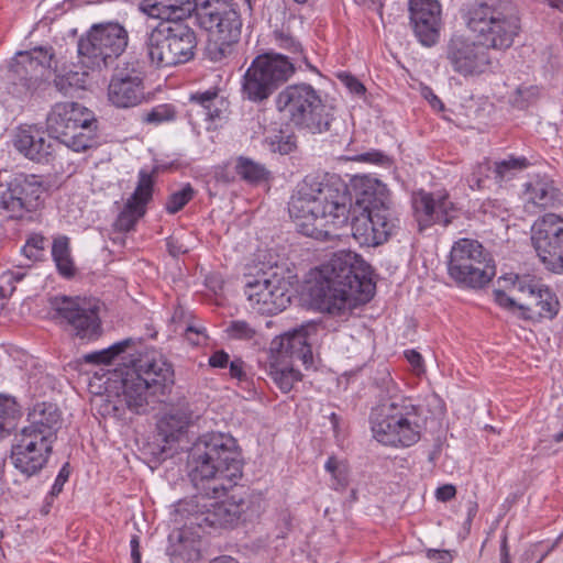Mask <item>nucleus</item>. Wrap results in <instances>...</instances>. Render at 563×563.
Returning a JSON list of instances; mask_svg holds the SVG:
<instances>
[{"label": "nucleus", "mask_w": 563, "mask_h": 563, "mask_svg": "<svg viewBox=\"0 0 563 563\" xmlns=\"http://www.w3.org/2000/svg\"><path fill=\"white\" fill-rule=\"evenodd\" d=\"M108 99L119 109L134 108L145 100L144 77L140 69L124 64L114 69L108 86Z\"/></svg>", "instance_id": "aec40b11"}, {"label": "nucleus", "mask_w": 563, "mask_h": 563, "mask_svg": "<svg viewBox=\"0 0 563 563\" xmlns=\"http://www.w3.org/2000/svg\"><path fill=\"white\" fill-rule=\"evenodd\" d=\"M250 307L261 314H276L289 305L290 296L280 279L253 278L245 284Z\"/></svg>", "instance_id": "412c9836"}, {"label": "nucleus", "mask_w": 563, "mask_h": 563, "mask_svg": "<svg viewBox=\"0 0 563 563\" xmlns=\"http://www.w3.org/2000/svg\"><path fill=\"white\" fill-rule=\"evenodd\" d=\"M176 108L170 103H162L153 107L142 115V122L151 125H159L176 119Z\"/></svg>", "instance_id": "c03bdc74"}, {"label": "nucleus", "mask_w": 563, "mask_h": 563, "mask_svg": "<svg viewBox=\"0 0 563 563\" xmlns=\"http://www.w3.org/2000/svg\"><path fill=\"white\" fill-rule=\"evenodd\" d=\"M144 11L161 22L195 23L198 2L195 0H144Z\"/></svg>", "instance_id": "bb28decb"}, {"label": "nucleus", "mask_w": 563, "mask_h": 563, "mask_svg": "<svg viewBox=\"0 0 563 563\" xmlns=\"http://www.w3.org/2000/svg\"><path fill=\"white\" fill-rule=\"evenodd\" d=\"M498 282H504L505 284L509 283L519 292H527L531 297L534 296V294L542 287L538 285L530 276H519L514 274L505 275L500 277Z\"/></svg>", "instance_id": "3c124183"}, {"label": "nucleus", "mask_w": 563, "mask_h": 563, "mask_svg": "<svg viewBox=\"0 0 563 563\" xmlns=\"http://www.w3.org/2000/svg\"><path fill=\"white\" fill-rule=\"evenodd\" d=\"M531 241L544 268L563 274V218L545 213L532 225Z\"/></svg>", "instance_id": "dca6fc26"}, {"label": "nucleus", "mask_w": 563, "mask_h": 563, "mask_svg": "<svg viewBox=\"0 0 563 563\" xmlns=\"http://www.w3.org/2000/svg\"><path fill=\"white\" fill-rule=\"evenodd\" d=\"M174 385V369L155 352L141 356L121 380V397L129 410L141 415L151 402L163 401Z\"/></svg>", "instance_id": "39448f33"}, {"label": "nucleus", "mask_w": 563, "mask_h": 563, "mask_svg": "<svg viewBox=\"0 0 563 563\" xmlns=\"http://www.w3.org/2000/svg\"><path fill=\"white\" fill-rule=\"evenodd\" d=\"M245 363L241 358H234L229 363L230 376L238 379L239 382H246L247 375L244 371Z\"/></svg>", "instance_id": "13d9d810"}, {"label": "nucleus", "mask_w": 563, "mask_h": 563, "mask_svg": "<svg viewBox=\"0 0 563 563\" xmlns=\"http://www.w3.org/2000/svg\"><path fill=\"white\" fill-rule=\"evenodd\" d=\"M69 474V464L66 463L59 470L58 475L56 476L55 482L52 486V489L47 494V499L54 500V498L62 493L65 483L68 481Z\"/></svg>", "instance_id": "4d7b16f0"}, {"label": "nucleus", "mask_w": 563, "mask_h": 563, "mask_svg": "<svg viewBox=\"0 0 563 563\" xmlns=\"http://www.w3.org/2000/svg\"><path fill=\"white\" fill-rule=\"evenodd\" d=\"M19 417L20 407L15 399L10 396L0 395V438L10 434Z\"/></svg>", "instance_id": "58836bf2"}, {"label": "nucleus", "mask_w": 563, "mask_h": 563, "mask_svg": "<svg viewBox=\"0 0 563 563\" xmlns=\"http://www.w3.org/2000/svg\"><path fill=\"white\" fill-rule=\"evenodd\" d=\"M95 113L78 102H57L46 117V132L59 145L80 153L97 145Z\"/></svg>", "instance_id": "9d476101"}, {"label": "nucleus", "mask_w": 563, "mask_h": 563, "mask_svg": "<svg viewBox=\"0 0 563 563\" xmlns=\"http://www.w3.org/2000/svg\"><path fill=\"white\" fill-rule=\"evenodd\" d=\"M324 468L332 475L333 487L336 490H343L349 485V475L346 465L335 456H330L325 462Z\"/></svg>", "instance_id": "de8ad7c7"}, {"label": "nucleus", "mask_w": 563, "mask_h": 563, "mask_svg": "<svg viewBox=\"0 0 563 563\" xmlns=\"http://www.w3.org/2000/svg\"><path fill=\"white\" fill-rule=\"evenodd\" d=\"M273 152H277L282 155L291 153L297 147V137L295 134H285L280 132L275 135L271 142Z\"/></svg>", "instance_id": "864d4df0"}, {"label": "nucleus", "mask_w": 563, "mask_h": 563, "mask_svg": "<svg viewBox=\"0 0 563 563\" xmlns=\"http://www.w3.org/2000/svg\"><path fill=\"white\" fill-rule=\"evenodd\" d=\"M194 419L188 405L172 409L157 423L158 437L165 443L177 441L187 430Z\"/></svg>", "instance_id": "c756f323"}, {"label": "nucleus", "mask_w": 563, "mask_h": 563, "mask_svg": "<svg viewBox=\"0 0 563 563\" xmlns=\"http://www.w3.org/2000/svg\"><path fill=\"white\" fill-rule=\"evenodd\" d=\"M144 214L145 210H141L132 206V203L125 202L123 210L114 221V228L120 232H129L134 229L139 219Z\"/></svg>", "instance_id": "49530a36"}, {"label": "nucleus", "mask_w": 563, "mask_h": 563, "mask_svg": "<svg viewBox=\"0 0 563 563\" xmlns=\"http://www.w3.org/2000/svg\"><path fill=\"white\" fill-rule=\"evenodd\" d=\"M53 320L81 343L102 335L99 305L80 297L55 296L49 298Z\"/></svg>", "instance_id": "ddd939ff"}, {"label": "nucleus", "mask_w": 563, "mask_h": 563, "mask_svg": "<svg viewBox=\"0 0 563 563\" xmlns=\"http://www.w3.org/2000/svg\"><path fill=\"white\" fill-rule=\"evenodd\" d=\"M10 73L13 84L23 87L25 92L35 91L42 84L45 74L41 68L22 64V56H18V54L10 66Z\"/></svg>", "instance_id": "473e14b6"}, {"label": "nucleus", "mask_w": 563, "mask_h": 563, "mask_svg": "<svg viewBox=\"0 0 563 563\" xmlns=\"http://www.w3.org/2000/svg\"><path fill=\"white\" fill-rule=\"evenodd\" d=\"M132 342V339H125L114 343L108 349L88 353L84 355V361L90 364H110L112 360L123 353Z\"/></svg>", "instance_id": "37998d69"}, {"label": "nucleus", "mask_w": 563, "mask_h": 563, "mask_svg": "<svg viewBox=\"0 0 563 563\" xmlns=\"http://www.w3.org/2000/svg\"><path fill=\"white\" fill-rule=\"evenodd\" d=\"M29 422L30 424L24 427V430L30 432L32 430V432L46 435L47 439L55 441L60 423V413L54 404H37L29 413Z\"/></svg>", "instance_id": "cd10ccee"}, {"label": "nucleus", "mask_w": 563, "mask_h": 563, "mask_svg": "<svg viewBox=\"0 0 563 563\" xmlns=\"http://www.w3.org/2000/svg\"><path fill=\"white\" fill-rule=\"evenodd\" d=\"M268 375L283 393H289L296 382L301 380V373L287 360L269 357Z\"/></svg>", "instance_id": "72a5a7b5"}, {"label": "nucleus", "mask_w": 563, "mask_h": 563, "mask_svg": "<svg viewBox=\"0 0 563 563\" xmlns=\"http://www.w3.org/2000/svg\"><path fill=\"white\" fill-rule=\"evenodd\" d=\"M48 239L41 233H31L21 253L31 262H42L46 258Z\"/></svg>", "instance_id": "79ce46f5"}, {"label": "nucleus", "mask_w": 563, "mask_h": 563, "mask_svg": "<svg viewBox=\"0 0 563 563\" xmlns=\"http://www.w3.org/2000/svg\"><path fill=\"white\" fill-rule=\"evenodd\" d=\"M530 166V162L527 157L509 156L507 159H503L494 163V179L498 185L511 180L518 173Z\"/></svg>", "instance_id": "e433bc0d"}, {"label": "nucleus", "mask_w": 563, "mask_h": 563, "mask_svg": "<svg viewBox=\"0 0 563 563\" xmlns=\"http://www.w3.org/2000/svg\"><path fill=\"white\" fill-rule=\"evenodd\" d=\"M409 25L424 47L439 43L442 22V7L438 0H409Z\"/></svg>", "instance_id": "6ab92c4d"}, {"label": "nucleus", "mask_w": 563, "mask_h": 563, "mask_svg": "<svg viewBox=\"0 0 563 563\" xmlns=\"http://www.w3.org/2000/svg\"><path fill=\"white\" fill-rule=\"evenodd\" d=\"M188 467V477L199 495L176 505V522L203 530L234 528L258 520L265 511L262 495L238 484L243 461L232 435H201L189 451Z\"/></svg>", "instance_id": "f257e3e1"}, {"label": "nucleus", "mask_w": 563, "mask_h": 563, "mask_svg": "<svg viewBox=\"0 0 563 563\" xmlns=\"http://www.w3.org/2000/svg\"><path fill=\"white\" fill-rule=\"evenodd\" d=\"M189 103L190 111L203 115L206 121L216 122L222 118L225 101L218 89H208L191 93Z\"/></svg>", "instance_id": "2f4dec72"}, {"label": "nucleus", "mask_w": 563, "mask_h": 563, "mask_svg": "<svg viewBox=\"0 0 563 563\" xmlns=\"http://www.w3.org/2000/svg\"><path fill=\"white\" fill-rule=\"evenodd\" d=\"M316 332V324H306L276 336L271 342L269 357L287 360L291 363L294 360L301 361L303 364L312 363L309 338Z\"/></svg>", "instance_id": "b1692460"}, {"label": "nucleus", "mask_w": 563, "mask_h": 563, "mask_svg": "<svg viewBox=\"0 0 563 563\" xmlns=\"http://www.w3.org/2000/svg\"><path fill=\"white\" fill-rule=\"evenodd\" d=\"M13 147L25 158L38 163L51 164L60 148L55 141L45 136V131L36 124L19 125L12 136Z\"/></svg>", "instance_id": "4be33fe9"}, {"label": "nucleus", "mask_w": 563, "mask_h": 563, "mask_svg": "<svg viewBox=\"0 0 563 563\" xmlns=\"http://www.w3.org/2000/svg\"><path fill=\"white\" fill-rule=\"evenodd\" d=\"M153 186L154 180L152 176L145 170H141L136 188L126 202L146 211V205L151 201L153 196Z\"/></svg>", "instance_id": "a19ab883"}, {"label": "nucleus", "mask_w": 563, "mask_h": 563, "mask_svg": "<svg viewBox=\"0 0 563 563\" xmlns=\"http://www.w3.org/2000/svg\"><path fill=\"white\" fill-rule=\"evenodd\" d=\"M195 195L194 188L187 184L184 188L178 191L173 192L167 198L165 203V209L169 214H175L180 211L192 198Z\"/></svg>", "instance_id": "09e8293b"}, {"label": "nucleus", "mask_w": 563, "mask_h": 563, "mask_svg": "<svg viewBox=\"0 0 563 563\" xmlns=\"http://www.w3.org/2000/svg\"><path fill=\"white\" fill-rule=\"evenodd\" d=\"M47 185L41 176L16 174L0 194V209L12 219H21L25 212L35 211L42 203Z\"/></svg>", "instance_id": "2eb2a0df"}, {"label": "nucleus", "mask_w": 563, "mask_h": 563, "mask_svg": "<svg viewBox=\"0 0 563 563\" xmlns=\"http://www.w3.org/2000/svg\"><path fill=\"white\" fill-rule=\"evenodd\" d=\"M493 295H494V300L495 302L508 310L509 312H511L514 316H516L517 318L521 319V312L522 309H525V305H519L517 303V301L511 298L510 296H508L504 290L501 289H495L493 291Z\"/></svg>", "instance_id": "5fc2aeb1"}, {"label": "nucleus", "mask_w": 563, "mask_h": 563, "mask_svg": "<svg viewBox=\"0 0 563 563\" xmlns=\"http://www.w3.org/2000/svg\"><path fill=\"white\" fill-rule=\"evenodd\" d=\"M500 563H511L506 537L503 538L500 545Z\"/></svg>", "instance_id": "338daca9"}, {"label": "nucleus", "mask_w": 563, "mask_h": 563, "mask_svg": "<svg viewBox=\"0 0 563 563\" xmlns=\"http://www.w3.org/2000/svg\"><path fill=\"white\" fill-rule=\"evenodd\" d=\"M456 495V488L452 484H445L437 488L435 490V498L439 501H450L453 499Z\"/></svg>", "instance_id": "680f3d73"}, {"label": "nucleus", "mask_w": 563, "mask_h": 563, "mask_svg": "<svg viewBox=\"0 0 563 563\" xmlns=\"http://www.w3.org/2000/svg\"><path fill=\"white\" fill-rule=\"evenodd\" d=\"M54 442L46 435L22 429L11 449L12 464L29 477L38 473L47 463Z\"/></svg>", "instance_id": "a211bd4d"}, {"label": "nucleus", "mask_w": 563, "mask_h": 563, "mask_svg": "<svg viewBox=\"0 0 563 563\" xmlns=\"http://www.w3.org/2000/svg\"><path fill=\"white\" fill-rule=\"evenodd\" d=\"M129 33L119 22L92 24L77 43L79 64L90 70L112 65L126 49Z\"/></svg>", "instance_id": "9b49d317"}, {"label": "nucleus", "mask_w": 563, "mask_h": 563, "mask_svg": "<svg viewBox=\"0 0 563 563\" xmlns=\"http://www.w3.org/2000/svg\"><path fill=\"white\" fill-rule=\"evenodd\" d=\"M340 78L352 93L357 96L364 95L365 87L357 78L349 74L341 75Z\"/></svg>", "instance_id": "bf43d9fd"}, {"label": "nucleus", "mask_w": 563, "mask_h": 563, "mask_svg": "<svg viewBox=\"0 0 563 563\" xmlns=\"http://www.w3.org/2000/svg\"><path fill=\"white\" fill-rule=\"evenodd\" d=\"M538 97L539 88L537 86H520L516 89L511 103L518 109H526L533 103Z\"/></svg>", "instance_id": "603ef678"}, {"label": "nucleus", "mask_w": 563, "mask_h": 563, "mask_svg": "<svg viewBox=\"0 0 563 563\" xmlns=\"http://www.w3.org/2000/svg\"><path fill=\"white\" fill-rule=\"evenodd\" d=\"M352 194L338 175L306 176L288 203L297 231L314 240L336 236L330 228H341L350 219Z\"/></svg>", "instance_id": "f03ea898"}, {"label": "nucleus", "mask_w": 563, "mask_h": 563, "mask_svg": "<svg viewBox=\"0 0 563 563\" xmlns=\"http://www.w3.org/2000/svg\"><path fill=\"white\" fill-rule=\"evenodd\" d=\"M523 197L528 203L540 209L554 207L560 202V190L554 181L545 176L537 175L523 185Z\"/></svg>", "instance_id": "c85d7f7f"}, {"label": "nucleus", "mask_w": 563, "mask_h": 563, "mask_svg": "<svg viewBox=\"0 0 563 563\" xmlns=\"http://www.w3.org/2000/svg\"><path fill=\"white\" fill-rule=\"evenodd\" d=\"M375 292L371 266L356 253L340 251L322 264L309 288L310 306L334 317L368 302Z\"/></svg>", "instance_id": "7ed1b4c3"}, {"label": "nucleus", "mask_w": 563, "mask_h": 563, "mask_svg": "<svg viewBox=\"0 0 563 563\" xmlns=\"http://www.w3.org/2000/svg\"><path fill=\"white\" fill-rule=\"evenodd\" d=\"M492 176L494 177V164L489 159H484L473 167L467 184L472 190H482Z\"/></svg>", "instance_id": "a18cd8bd"}, {"label": "nucleus", "mask_w": 563, "mask_h": 563, "mask_svg": "<svg viewBox=\"0 0 563 563\" xmlns=\"http://www.w3.org/2000/svg\"><path fill=\"white\" fill-rule=\"evenodd\" d=\"M405 356L415 368H420L422 366V356L416 350H407L405 352Z\"/></svg>", "instance_id": "0e129e2a"}, {"label": "nucleus", "mask_w": 563, "mask_h": 563, "mask_svg": "<svg viewBox=\"0 0 563 563\" xmlns=\"http://www.w3.org/2000/svg\"><path fill=\"white\" fill-rule=\"evenodd\" d=\"M87 73L84 71L78 74L76 71H69L65 75H58L54 79V85L58 91L63 95L70 93L74 87L82 88L86 82Z\"/></svg>", "instance_id": "8fccbe9b"}, {"label": "nucleus", "mask_w": 563, "mask_h": 563, "mask_svg": "<svg viewBox=\"0 0 563 563\" xmlns=\"http://www.w3.org/2000/svg\"><path fill=\"white\" fill-rule=\"evenodd\" d=\"M208 43L205 48V56L213 63H221L227 59L233 52V46L240 38H231L230 41L225 35L216 36L209 35Z\"/></svg>", "instance_id": "4c0bfd02"}, {"label": "nucleus", "mask_w": 563, "mask_h": 563, "mask_svg": "<svg viewBox=\"0 0 563 563\" xmlns=\"http://www.w3.org/2000/svg\"><path fill=\"white\" fill-rule=\"evenodd\" d=\"M352 197L355 205L363 211L383 213L387 217H395L390 209V194L385 184L377 178L369 176L355 177L352 180Z\"/></svg>", "instance_id": "a878e982"}, {"label": "nucleus", "mask_w": 563, "mask_h": 563, "mask_svg": "<svg viewBox=\"0 0 563 563\" xmlns=\"http://www.w3.org/2000/svg\"><path fill=\"white\" fill-rule=\"evenodd\" d=\"M448 274L461 287L479 289L494 278L496 266L477 240L463 238L451 249Z\"/></svg>", "instance_id": "f8f14e48"}, {"label": "nucleus", "mask_w": 563, "mask_h": 563, "mask_svg": "<svg viewBox=\"0 0 563 563\" xmlns=\"http://www.w3.org/2000/svg\"><path fill=\"white\" fill-rule=\"evenodd\" d=\"M533 298V303L525 305L521 319L531 322H540L543 319L552 320L556 317L560 302L556 295L548 287H541Z\"/></svg>", "instance_id": "7c9ffc66"}, {"label": "nucleus", "mask_w": 563, "mask_h": 563, "mask_svg": "<svg viewBox=\"0 0 563 563\" xmlns=\"http://www.w3.org/2000/svg\"><path fill=\"white\" fill-rule=\"evenodd\" d=\"M195 23L159 22L146 33L144 49L151 66L175 67L195 58L198 45Z\"/></svg>", "instance_id": "6e6552de"}, {"label": "nucleus", "mask_w": 563, "mask_h": 563, "mask_svg": "<svg viewBox=\"0 0 563 563\" xmlns=\"http://www.w3.org/2000/svg\"><path fill=\"white\" fill-rule=\"evenodd\" d=\"M273 36L277 46L289 55L269 52L256 56L242 78L243 100L256 104L265 103L279 87L302 68V64L307 69L318 73L310 64L298 38L285 30L274 31Z\"/></svg>", "instance_id": "20e7f679"}, {"label": "nucleus", "mask_w": 563, "mask_h": 563, "mask_svg": "<svg viewBox=\"0 0 563 563\" xmlns=\"http://www.w3.org/2000/svg\"><path fill=\"white\" fill-rule=\"evenodd\" d=\"M465 26L494 51H507L521 30L520 18L510 1L475 0L461 9Z\"/></svg>", "instance_id": "423d86ee"}, {"label": "nucleus", "mask_w": 563, "mask_h": 563, "mask_svg": "<svg viewBox=\"0 0 563 563\" xmlns=\"http://www.w3.org/2000/svg\"><path fill=\"white\" fill-rule=\"evenodd\" d=\"M358 159L366 163L384 164L388 158L379 151H372L361 154Z\"/></svg>", "instance_id": "e2e57ef3"}, {"label": "nucleus", "mask_w": 563, "mask_h": 563, "mask_svg": "<svg viewBox=\"0 0 563 563\" xmlns=\"http://www.w3.org/2000/svg\"><path fill=\"white\" fill-rule=\"evenodd\" d=\"M275 107L295 128L311 134L331 131L335 121V107L307 82L291 84L282 89L275 98Z\"/></svg>", "instance_id": "0eeeda50"}, {"label": "nucleus", "mask_w": 563, "mask_h": 563, "mask_svg": "<svg viewBox=\"0 0 563 563\" xmlns=\"http://www.w3.org/2000/svg\"><path fill=\"white\" fill-rule=\"evenodd\" d=\"M51 254L58 274L67 279L73 278L76 274V267L71 257L69 238L66 235L55 238Z\"/></svg>", "instance_id": "f704fd0d"}, {"label": "nucleus", "mask_w": 563, "mask_h": 563, "mask_svg": "<svg viewBox=\"0 0 563 563\" xmlns=\"http://www.w3.org/2000/svg\"><path fill=\"white\" fill-rule=\"evenodd\" d=\"M130 547L133 563H141L140 540L137 536L132 537L130 541Z\"/></svg>", "instance_id": "69168bd1"}, {"label": "nucleus", "mask_w": 563, "mask_h": 563, "mask_svg": "<svg viewBox=\"0 0 563 563\" xmlns=\"http://www.w3.org/2000/svg\"><path fill=\"white\" fill-rule=\"evenodd\" d=\"M208 563H240L235 558L230 555H220L212 560H210Z\"/></svg>", "instance_id": "774afa93"}, {"label": "nucleus", "mask_w": 563, "mask_h": 563, "mask_svg": "<svg viewBox=\"0 0 563 563\" xmlns=\"http://www.w3.org/2000/svg\"><path fill=\"white\" fill-rule=\"evenodd\" d=\"M227 332L230 338L235 340H251L256 334V330L243 320L232 321Z\"/></svg>", "instance_id": "6e6d98bb"}, {"label": "nucleus", "mask_w": 563, "mask_h": 563, "mask_svg": "<svg viewBox=\"0 0 563 563\" xmlns=\"http://www.w3.org/2000/svg\"><path fill=\"white\" fill-rule=\"evenodd\" d=\"M412 209L420 231L435 223L448 227L454 218V207L446 194L434 197L431 192L419 190L412 196Z\"/></svg>", "instance_id": "393cba45"}, {"label": "nucleus", "mask_w": 563, "mask_h": 563, "mask_svg": "<svg viewBox=\"0 0 563 563\" xmlns=\"http://www.w3.org/2000/svg\"><path fill=\"white\" fill-rule=\"evenodd\" d=\"M22 56V64L41 68L44 73L52 68L54 49L52 46H36L30 51L19 52Z\"/></svg>", "instance_id": "ea45409f"}, {"label": "nucleus", "mask_w": 563, "mask_h": 563, "mask_svg": "<svg viewBox=\"0 0 563 563\" xmlns=\"http://www.w3.org/2000/svg\"><path fill=\"white\" fill-rule=\"evenodd\" d=\"M398 228L396 217H387L383 213L363 211L358 217L353 218L351 231L360 245L377 246L388 241Z\"/></svg>", "instance_id": "5701e85b"}, {"label": "nucleus", "mask_w": 563, "mask_h": 563, "mask_svg": "<svg viewBox=\"0 0 563 563\" xmlns=\"http://www.w3.org/2000/svg\"><path fill=\"white\" fill-rule=\"evenodd\" d=\"M195 22L209 35L240 38L242 19L234 0H199Z\"/></svg>", "instance_id": "f3484780"}, {"label": "nucleus", "mask_w": 563, "mask_h": 563, "mask_svg": "<svg viewBox=\"0 0 563 563\" xmlns=\"http://www.w3.org/2000/svg\"><path fill=\"white\" fill-rule=\"evenodd\" d=\"M487 43L465 34L454 33L444 45L443 58L453 73L475 78L493 70L495 60Z\"/></svg>", "instance_id": "4468645a"}, {"label": "nucleus", "mask_w": 563, "mask_h": 563, "mask_svg": "<svg viewBox=\"0 0 563 563\" xmlns=\"http://www.w3.org/2000/svg\"><path fill=\"white\" fill-rule=\"evenodd\" d=\"M373 437L382 444L393 448H409L422 434L420 407L407 399L376 406L369 415Z\"/></svg>", "instance_id": "1a4fd4ad"}, {"label": "nucleus", "mask_w": 563, "mask_h": 563, "mask_svg": "<svg viewBox=\"0 0 563 563\" xmlns=\"http://www.w3.org/2000/svg\"><path fill=\"white\" fill-rule=\"evenodd\" d=\"M229 363L230 356L223 350L213 352L209 357V365L214 368H225Z\"/></svg>", "instance_id": "052dcab7"}, {"label": "nucleus", "mask_w": 563, "mask_h": 563, "mask_svg": "<svg viewBox=\"0 0 563 563\" xmlns=\"http://www.w3.org/2000/svg\"><path fill=\"white\" fill-rule=\"evenodd\" d=\"M235 172L241 179L251 185H258L269 178V172L263 164L244 156L236 159Z\"/></svg>", "instance_id": "c9c22d12"}]
</instances>
